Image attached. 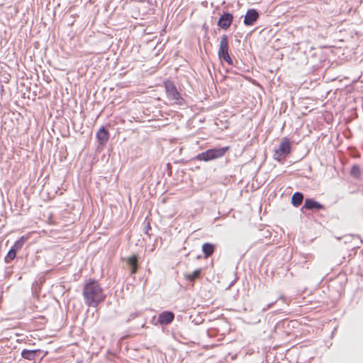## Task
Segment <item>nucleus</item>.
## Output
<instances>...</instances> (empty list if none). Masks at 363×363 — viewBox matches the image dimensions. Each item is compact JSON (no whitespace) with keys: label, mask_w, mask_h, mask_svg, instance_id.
I'll use <instances>...</instances> for the list:
<instances>
[{"label":"nucleus","mask_w":363,"mask_h":363,"mask_svg":"<svg viewBox=\"0 0 363 363\" xmlns=\"http://www.w3.org/2000/svg\"><path fill=\"white\" fill-rule=\"evenodd\" d=\"M279 299H283V300H284V297H282V296H281V297L279 298Z\"/></svg>","instance_id":"5701e85b"},{"label":"nucleus","mask_w":363,"mask_h":363,"mask_svg":"<svg viewBox=\"0 0 363 363\" xmlns=\"http://www.w3.org/2000/svg\"><path fill=\"white\" fill-rule=\"evenodd\" d=\"M259 13L255 9H249L244 18V24L245 26H252L259 18Z\"/></svg>","instance_id":"0eeeda50"},{"label":"nucleus","mask_w":363,"mask_h":363,"mask_svg":"<svg viewBox=\"0 0 363 363\" xmlns=\"http://www.w3.org/2000/svg\"><path fill=\"white\" fill-rule=\"evenodd\" d=\"M82 294L84 303L89 307H96L106 298L103 289L94 280H90L84 284Z\"/></svg>","instance_id":"f257e3e1"},{"label":"nucleus","mask_w":363,"mask_h":363,"mask_svg":"<svg viewBox=\"0 0 363 363\" xmlns=\"http://www.w3.org/2000/svg\"><path fill=\"white\" fill-rule=\"evenodd\" d=\"M228 147L208 149L196 155V159L201 161L208 162L223 157L228 150Z\"/></svg>","instance_id":"7ed1b4c3"},{"label":"nucleus","mask_w":363,"mask_h":363,"mask_svg":"<svg viewBox=\"0 0 363 363\" xmlns=\"http://www.w3.org/2000/svg\"><path fill=\"white\" fill-rule=\"evenodd\" d=\"M221 60H224L225 62H226L228 65H233V60L232 59L230 58V55H227V57H223L222 59H220Z\"/></svg>","instance_id":"6ab92c4d"},{"label":"nucleus","mask_w":363,"mask_h":363,"mask_svg":"<svg viewBox=\"0 0 363 363\" xmlns=\"http://www.w3.org/2000/svg\"><path fill=\"white\" fill-rule=\"evenodd\" d=\"M127 264L130 268V274H135L138 268V257L136 255H133L129 257L126 259Z\"/></svg>","instance_id":"9b49d317"},{"label":"nucleus","mask_w":363,"mask_h":363,"mask_svg":"<svg viewBox=\"0 0 363 363\" xmlns=\"http://www.w3.org/2000/svg\"><path fill=\"white\" fill-rule=\"evenodd\" d=\"M174 318V314L171 311H164L158 316V322L161 325H169Z\"/></svg>","instance_id":"6e6552de"},{"label":"nucleus","mask_w":363,"mask_h":363,"mask_svg":"<svg viewBox=\"0 0 363 363\" xmlns=\"http://www.w3.org/2000/svg\"><path fill=\"white\" fill-rule=\"evenodd\" d=\"M351 173L352 175L357 177L359 174V169L357 166H353Z\"/></svg>","instance_id":"a211bd4d"},{"label":"nucleus","mask_w":363,"mask_h":363,"mask_svg":"<svg viewBox=\"0 0 363 363\" xmlns=\"http://www.w3.org/2000/svg\"><path fill=\"white\" fill-rule=\"evenodd\" d=\"M303 208H306L308 210H312V209H322L323 208V206L322 204L318 203V201H314L312 199H306L305 200V203L303 206L302 207V210Z\"/></svg>","instance_id":"9d476101"},{"label":"nucleus","mask_w":363,"mask_h":363,"mask_svg":"<svg viewBox=\"0 0 363 363\" xmlns=\"http://www.w3.org/2000/svg\"><path fill=\"white\" fill-rule=\"evenodd\" d=\"M164 87L167 97L172 104L179 106L186 104L184 99L182 96L181 94L177 91L175 85L172 82H165Z\"/></svg>","instance_id":"f03ea898"},{"label":"nucleus","mask_w":363,"mask_h":363,"mask_svg":"<svg viewBox=\"0 0 363 363\" xmlns=\"http://www.w3.org/2000/svg\"><path fill=\"white\" fill-rule=\"evenodd\" d=\"M274 303H275V301H274V302H272V303H269V304L267 306V307H266V308H264L262 309V311H267V309H269V308H271V307H272Z\"/></svg>","instance_id":"4be33fe9"},{"label":"nucleus","mask_w":363,"mask_h":363,"mask_svg":"<svg viewBox=\"0 0 363 363\" xmlns=\"http://www.w3.org/2000/svg\"><path fill=\"white\" fill-rule=\"evenodd\" d=\"M274 303H275V301H274V302H272V303H269V304L267 306V307H266V308H264L262 309V311H267V309H269V308H271V307H272Z\"/></svg>","instance_id":"412c9836"},{"label":"nucleus","mask_w":363,"mask_h":363,"mask_svg":"<svg viewBox=\"0 0 363 363\" xmlns=\"http://www.w3.org/2000/svg\"><path fill=\"white\" fill-rule=\"evenodd\" d=\"M16 252H17L11 247L7 253L5 261L9 262V261L13 260L16 256Z\"/></svg>","instance_id":"f3484780"},{"label":"nucleus","mask_w":363,"mask_h":363,"mask_svg":"<svg viewBox=\"0 0 363 363\" xmlns=\"http://www.w3.org/2000/svg\"><path fill=\"white\" fill-rule=\"evenodd\" d=\"M233 20V14L224 12L218 21V26L222 29L227 30L231 25Z\"/></svg>","instance_id":"39448f33"},{"label":"nucleus","mask_w":363,"mask_h":363,"mask_svg":"<svg viewBox=\"0 0 363 363\" xmlns=\"http://www.w3.org/2000/svg\"><path fill=\"white\" fill-rule=\"evenodd\" d=\"M291 152V143L288 138H284L281 142L278 149L275 150L274 158L279 160L281 157H286Z\"/></svg>","instance_id":"20e7f679"},{"label":"nucleus","mask_w":363,"mask_h":363,"mask_svg":"<svg viewBox=\"0 0 363 363\" xmlns=\"http://www.w3.org/2000/svg\"><path fill=\"white\" fill-rule=\"evenodd\" d=\"M26 240V238L25 236H21L18 240L15 242L14 245L11 247L17 252L22 248Z\"/></svg>","instance_id":"dca6fc26"},{"label":"nucleus","mask_w":363,"mask_h":363,"mask_svg":"<svg viewBox=\"0 0 363 363\" xmlns=\"http://www.w3.org/2000/svg\"><path fill=\"white\" fill-rule=\"evenodd\" d=\"M96 138L100 145H105L109 138V133L104 128H101L96 133Z\"/></svg>","instance_id":"1a4fd4ad"},{"label":"nucleus","mask_w":363,"mask_h":363,"mask_svg":"<svg viewBox=\"0 0 363 363\" xmlns=\"http://www.w3.org/2000/svg\"><path fill=\"white\" fill-rule=\"evenodd\" d=\"M215 245L209 242H206L202 245V252L206 258L211 256L215 251Z\"/></svg>","instance_id":"ddd939ff"},{"label":"nucleus","mask_w":363,"mask_h":363,"mask_svg":"<svg viewBox=\"0 0 363 363\" xmlns=\"http://www.w3.org/2000/svg\"><path fill=\"white\" fill-rule=\"evenodd\" d=\"M201 274V269H198L195 270L191 274H188L185 275L186 279L189 280L191 282H194L196 279H199Z\"/></svg>","instance_id":"2eb2a0df"},{"label":"nucleus","mask_w":363,"mask_h":363,"mask_svg":"<svg viewBox=\"0 0 363 363\" xmlns=\"http://www.w3.org/2000/svg\"><path fill=\"white\" fill-rule=\"evenodd\" d=\"M40 350H23L21 352V357L28 360H35L38 354L40 353Z\"/></svg>","instance_id":"f8f14e48"},{"label":"nucleus","mask_w":363,"mask_h":363,"mask_svg":"<svg viewBox=\"0 0 363 363\" xmlns=\"http://www.w3.org/2000/svg\"><path fill=\"white\" fill-rule=\"evenodd\" d=\"M138 316V313L135 312L130 314L129 318H128L127 321L129 322L130 320H133Z\"/></svg>","instance_id":"aec40b11"},{"label":"nucleus","mask_w":363,"mask_h":363,"mask_svg":"<svg viewBox=\"0 0 363 363\" xmlns=\"http://www.w3.org/2000/svg\"><path fill=\"white\" fill-rule=\"evenodd\" d=\"M218 57L222 59L224 57H227L228 53V38L226 35H223L220 37V46L218 50Z\"/></svg>","instance_id":"423d86ee"},{"label":"nucleus","mask_w":363,"mask_h":363,"mask_svg":"<svg viewBox=\"0 0 363 363\" xmlns=\"http://www.w3.org/2000/svg\"><path fill=\"white\" fill-rule=\"evenodd\" d=\"M303 200V194L301 192H296L291 197V203L296 206H299Z\"/></svg>","instance_id":"4468645a"}]
</instances>
